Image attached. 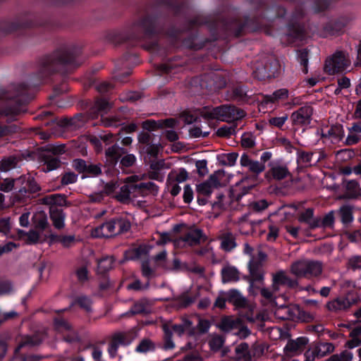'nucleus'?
<instances>
[{
	"instance_id": "obj_33",
	"label": "nucleus",
	"mask_w": 361,
	"mask_h": 361,
	"mask_svg": "<svg viewBox=\"0 0 361 361\" xmlns=\"http://www.w3.org/2000/svg\"><path fill=\"white\" fill-rule=\"evenodd\" d=\"M43 202L51 207L54 205L63 206L66 204V200L62 195L54 194L44 197Z\"/></svg>"
},
{
	"instance_id": "obj_13",
	"label": "nucleus",
	"mask_w": 361,
	"mask_h": 361,
	"mask_svg": "<svg viewBox=\"0 0 361 361\" xmlns=\"http://www.w3.org/2000/svg\"><path fill=\"white\" fill-rule=\"evenodd\" d=\"M267 258V255L262 250H258L257 255L253 256L250 258L248 266L250 271L253 277L261 279L262 276L260 273H258V269L260 267L262 262H264Z\"/></svg>"
},
{
	"instance_id": "obj_35",
	"label": "nucleus",
	"mask_w": 361,
	"mask_h": 361,
	"mask_svg": "<svg viewBox=\"0 0 361 361\" xmlns=\"http://www.w3.org/2000/svg\"><path fill=\"white\" fill-rule=\"evenodd\" d=\"M141 271L143 277L148 281L155 278L157 274L154 268L152 267L148 260H143L141 263Z\"/></svg>"
},
{
	"instance_id": "obj_3",
	"label": "nucleus",
	"mask_w": 361,
	"mask_h": 361,
	"mask_svg": "<svg viewBox=\"0 0 361 361\" xmlns=\"http://www.w3.org/2000/svg\"><path fill=\"white\" fill-rule=\"evenodd\" d=\"M322 270L323 265L321 262L307 259L296 261L290 267L291 273L298 278L317 277L322 273Z\"/></svg>"
},
{
	"instance_id": "obj_6",
	"label": "nucleus",
	"mask_w": 361,
	"mask_h": 361,
	"mask_svg": "<svg viewBox=\"0 0 361 361\" xmlns=\"http://www.w3.org/2000/svg\"><path fill=\"white\" fill-rule=\"evenodd\" d=\"M224 176V171H218L211 175L204 182L196 186V191L198 195L209 196L215 188L220 185V180Z\"/></svg>"
},
{
	"instance_id": "obj_27",
	"label": "nucleus",
	"mask_w": 361,
	"mask_h": 361,
	"mask_svg": "<svg viewBox=\"0 0 361 361\" xmlns=\"http://www.w3.org/2000/svg\"><path fill=\"white\" fill-rule=\"evenodd\" d=\"M317 357H323L334 350V345L331 343H319L314 348Z\"/></svg>"
},
{
	"instance_id": "obj_29",
	"label": "nucleus",
	"mask_w": 361,
	"mask_h": 361,
	"mask_svg": "<svg viewBox=\"0 0 361 361\" xmlns=\"http://www.w3.org/2000/svg\"><path fill=\"white\" fill-rule=\"evenodd\" d=\"M235 358L238 361H247L250 358L248 345L246 343H242L235 349Z\"/></svg>"
},
{
	"instance_id": "obj_28",
	"label": "nucleus",
	"mask_w": 361,
	"mask_h": 361,
	"mask_svg": "<svg viewBox=\"0 0 361 361\" xmlns=\"http://www.w3.org/2000/svg\"><path fill=\"white\" fill-rule=\"evenodd\" d=\"M50 238L54 243H59L64 247H69L72 246L75 242V238L73 235H51Z\"/></svg>"
},
{
	"instance_id": "obj_2",
	"label": "nucleus",
	"mask_w": 361,
	"mask_h": 361,
	"mask_svg": "<svg viewBox=\"0 0 361 361\" xmlns=\"http://www.w3.org/2000/svg\"><path fill=\"white\" fill-rule=\"evenodd\" d=\"M130 228V223L126 219H112L93 229L92 235L95 238H109L126 232Z\"/></svg>"
},
{
	"instance_id": "obj_18",
	"label": "nucleus",
	"mask_w": 361,
	"mask_h": 361,
	"mask_svg": "<svg viewBox=\"0 0 361 361\" xmlns=\"http://www.w3.org/2000/svg\"><path fill=\"white\" fill-rule=\"evenodd\" d=\"M295 283L291 280L283 271H279L273 275V289L276 291L279 289V285H288L293 286Z\"/></svg>"
},
{
	"instance_id": "obj_12",
	"label": "nucleus",
	"mask_w": 361,
	"mask_h": 361,
	"mask_svg": "<svg viewBox=\"0 0 361 361\" xmlns=\"http://www.w3.org/2000/svg\"><path fill=\"white\" fill-rule=\"evenodd\" d=\"M205 240V237L200 229H193L189 231L184 236L177 240L178 245L183 246H193L200 244Z\"/></svg>"
},
{
	"instance_id": "obj_16",
	"label": "nucleus",
	"mask_w": 361,
	"mask_h": 361,
	"mask_svg": "<svg viewBox=\"0 0 361 361\" xmlns=\"http://www.w3.org/2000/svg\"><path fill=\"white\" fill-rule=\"evenodd\" d=\"M298 221L301 223L307 224L311 228L320 226L319 219L314 217L313 209L310 208L305 209L300 214Z\"/></svg>"
},
{
	"instance_id": "obj_60",
	"label": "nucleus",
	"mask_w": 361,
	"mask_h": 361,
	"mask_svg": "<svg viewBox=\"0 0 361 361\" xmlns=\"http://www.w3.org/2000/svg\"><path fill=\"white\" fill-rule=\"evenodd\" d=\"M136 161V157L132 154H128L125 155L121 160V163L124 166H133Z\"/></svg>"
},
{
	"instance_id": "obj_24",
	"label": "nucleus",
	"mask_w": 361,
	"mask_h": 361,
	"mask_svg": "<svg viewBox=\"0 0 361 361\" xmlns=\"http://www.w3.org/2000/svg\"><path fill=\"white\" fill-rule=\"evenodd\" d=\"M26 180L25 176H20L16 179L5 178L0 185L1 190L8 192L14 188L15 185H23Z\"/></svg>"
},
{
	"instance_id": "obj_46",
	"label": "nucleus",
	"mask_w": 361,
	"mask_h": 361,
	"mask_svg": "<svg viewBox=\"0 0 361 361\" xmlns=\"http://www.w3.org/2000/svg\"><path fill=\"white\" fill-rule=\"evenodd\" d=\"M288 96V91L287 89L283 88L275 91L271 96H270L271 101L275 102L279 99H284Z\"/></svg>"
},
{
	"instance_id": "obj_63",
	"label": "nucleus",
	"mask_w": 361,
	"mask_h": 361,
	"mask_svg": "<svg viewBox=\"0 0 361 361\" xmlns=\"http://www.w3.org/2000/svg\"><path fill=\"white\" fill-rule=\"evenodd\" d=\"M73 167L79 172L87 171V166L85 161L82 159H75L73 161Z\"/></svg>"
},
{
	"instance_id": "obj_8",
	"label": "nucleus",
	"mask_w": 361,
	"mask_h": 361,
	"mask_svg": "<svg viewBox=\"0 0 361 361\" xmlns=\"http://www.w3.org/2000/svg\"><path fill=\"white\" fill-rule=\"evenodd\" d=\"M40 341L35 340L32 338L25 337L18 343V346L15 349L14 356L11 361H38L40 357L33 355L27 356H20L19 352L24 347L33 346L39 344Z\"/></svg>"
},
{
	"instance_id": "obj_31",
	"label": "nucleus",
	"mask_w": 361,
	"mask_h": 361,
	"mask_svg": "<svg viewBox=\"0 0 361 361\" xmlns=\"http://www.w3.org/2000/svg\"><path fill=\"white\" fill-rule=\"evenodd\" d=\"M224 342V338L219 334H212L209 336L208 343L213 351L219 350L223 347Z\"/></svg>"
},
{
	"instance_id": "obj_53",
	"label": "nucleus",
	"mask_w": 361,
	"mask_h": 361,
	"mask_svg": "<svg viewBox=\"0 0 361 361\" xmlns=\"http://www.w3.org/2000/svg\"><path fill=\"white\" fill-rule=\"evenodd\" d=\"M78 304L87 312H91V300L85 297H79L77 300Z\"/></svg>"
},
{
	"instance_id": "obj_1",
	"label": "nucleus",
	"mask_w": 361,
	"mask_h": 361,
	"mask_svg": "<svg viewBox=\"0 0 361 361\" xmlns=\"http://www.w3.org/2000/svg\"><path fill=\"white\" fill-rule=\"evenodd\" d=\"M158 191L157 186L152 182L140 183L132 185H122L118 192L115 194L116 198L120 202H126L130 198L139 195L145 196L149 193L156 194Z\"/></svg>"
},
{
	"instance_id": "obj_57",
	"label": "nucleus",
	"mask_w": 361,
	"mask_h": 361,
	"mask_svg": "<svg viewBox=\"0 0 361 361\" xmlns=\"http://www.w3.org/2000/svg\"><path fill=\"white\" fill-rule=\"evenodd\" d=\"M111 106V104L105 99H99L95 104V107L100 112H106Z\"/></svg>"
},
{
	"instance_id": "obj_34",
	"label": "nucleus",
	"mask_w": 361,
	"mask_h": 361,
	"mask_svg": "<svg viewBox=\"0 0 361 361\" xmlns=\"http://www.w3.org/2000/svg\"><path fill=\"white\" fill-rule=\"evenodd\" d=\"M111 340L118 345H128L133 342V338L126 332H117L113 334Z\"/></svg>"
},
{
	"instance_id": "obj_64",
	"label": "nucleus",
	"mask_w": 361,
	"mask_h": 361,
	"mask_svg": "<svg viewBox=\"0 0 361 361\" xmlns=\"http://www.w3.org/2000/svg\"><path fill=\"white\" fill-rule=\"evenodd\" d=\"M177 361H202V359L199 353H192L185 355L183 359Z\"/></svg>"
},
{
	"instance_id": "obj_4",
	"label": "nucleus",
	"mask_w": 361,
	"mask_h": 361,
	"mask_svg": "<svg viewBox=\"0 0 361 361\" xmlns=\"http://www.w3.org/2000/svg\"><path fill=\"white\" fill-rule=\"evenodd\" d=\"M204 115L209 118L230 122L243 118L245 112L242 109L235 108L234 106L224 105L212 109H208Z\"/></svg>"
},
{
	"instance_id": "obj_15",
	"label": "nucleus",
	"mask_w": 361,
	"mask_h": 361,
	"mask_svg": "<svg viewBox=\"0 0 361 361\" xmlns=\"http://www.w3.org/2000/svg\"><path fill=\"white\" fill-rule=\"evenodd\" d=\"M269 172L277 180H281L289 174L287 166L279 161H271L269 164Z\"/></svg>"
},
{
	"instance_id": "obj_19",
	"label": "nucleus",
	"mask_w": 361,
	"mask_h": 361,
	"mask_svg": "<svg viewBox=\"0 0 361 361\" xmlns=\"http://www.w3.org/2000/svg\"><path fill=\"white\" fill-rule=\"evenodd\" d=\"M221 274L223 283L237 281L239 279V273L238 269L231 265L224 266L221 271Z\"/></svg>"
},
{
	"instance_id": "obj_11",
	"label": "nucleus",
	"mask_w": 361,
	"mask_h": 361,
	"mask_svg": "<svg viewBox=\"0 0 361 361\" xmlns=\"http://www.w3.org/2000/svg\"><path fill=\"white\" fill-rule=\"evenodd\" d=\"M281 65L277 59H272L264 67L257 68L256 73L260 79L274 78L279 73Z\"/></svg>"
},
{
	"instance_id": "obj_52",
	"label": "nucleus",
	"mask_w": 361,
	"mask_h": 361,
	"mask_svg": "<svg viewBox=\"0 0 361 361\" xmlns=\"http://www.w3.org/2000/svg\"><path fill=\"white\" fill-rule=\"evenodd\" d=\"M250 334V331L240 322V327H238L235 331L233 332V335L237 336L240 338H245Z\"/></svg>"
},
{
	"instance_id": "obj_23",
	"label": "nucleus",
	"mask_w": 361,
	"mask_h": 361,
	"mask_svg": "<svg viewBox=\"0 0 361 361\" xmlns=\"http://www.w3.org/2000/svg\"><path fill=\"white\" fill-rule=\"evenodd\" d=\"M240 320L238 319L224 318L220 324V329L224 332H234L240 327Z\"/></svg>"
},
{
	"instance_id": "obj_30",
	"label": "nucleus",
	"mask_w": 361,
	"mask_h": 361,
	"mask_svg": "<svg viewBox=\"0 0 361 361\" xmlns=\"http://www.w3.org/2000/svg\"><path fill=\"white\" fill-rule=\"evenodd\" d=\"M235 237L230 233L224 234L221 237V247L225 251H231L235 247Z\"/></svg>"
},
{
	"instance_id": "obj_40",
	"label": "nucleus",
	"mask_w": 361,
	"mask_h": 361,
	"mask_svg": "<svg viewBox=\"0 0 361 361\" xmlns=\"http://www.w3.org/2000/svg\"><path fill=\"white\" fill-rule=\"evenodd\" d=\"M114 259L112 257H105L98 261V269L100 272H106L112 269Z\"/></svg>"
},
{
	"instance_id": "obj_17",
	"label": "nucleus",
	"mask_w": 361,
	"mask_h": 361,
	"mask_svg": "<svg viewBox=\"0 0 361 361\" xmlns=\"http://www.w3.org/2000/svg\"><path fill=\"white\" fill-rule=\"evenodd\" d=\"M50 218L56 228L62 229L64 228L66 214L61 209L51 207L50 209Z\"/></svg>"
},
{
	"instance_id": "obj_38",
	"label": "nucleus",
	"mask_w": 361,
	"mask_h": 361,
	"mask_svg": "<svg viewBox=\"0 0 361 361\" xmlns=\"http://www.w3.org/2000/svg\"><path fill=\"white\" fill-rule=\"evenodd\" d=\"M166 251L163 250L154 257L153 259L157 263V267H161L166 269H170L171 268L166 259Z\"/></svg>"
},
{
	"instance_id": "obj_10",
	"label": "nucleus",
	"mask_w": 361,
	"mask_h": 361,
	"mask_svg": "<svg viewBox=\"0 0 361 361\" xmlns=\"http://www.w3.org/2000/svg\"><path fill=\"white\" fill-rule=\"evenodd\" d=\"M312 109L310 106H304L291 114L290 118L294 125L306 126L310 123Z\"/></svg>"
},
{
	"instance_id": "obj_49",
	"label": "nucleus",
	"mask_w": 361,
	"mask_h": 361,
	"mask_svg": "<svg viewBox=\"0 0 361 361\" xmlns=\"http://www.w3.org/2000/svg\"><path fill=\"white\" fill-rule=\"evenodd\" d=\"M198 173L203 176L208 173L207 161L205 159L198 160L195 163Z\"/></svg>"
},
{
	"instance_id": "obj_61",
	"label": "nucleus",
	"mask_w": 361,
	"mask_h": 361,
	"mask_svg": "<svg viewBox=\"0 0 361 361\" xmlns=\"http://www.w3.org/2000/svg\"><path fill=\"white\" fill-rule=\"evenodd\" d=\"M250 207L253 210L259 212L265 209L268 207V204L265 200H260L251 203Z\"/></svg>"
},
{
	"instance_id": "obj_25",
	"label": "nucleus",
	"mask_w": 361,
	"mask_h": 361,
	"mask_svg": "<svg viewBox=\"0 0 361 361\" xmlns=\"http://www.w3.org/2000/svg\"><path fill=\"white\" fill-rule=\"evenodd\" d=\"M228 300L236 307H243L247 304L245 298L236 290H231L228 293Z\"/></svg>"
},
{
	"instance_id": "obj_47",
	"label": "nucleus",
	"mask_w": 361,
	"mask_h": 361,
	"mask_svg": "<svg viewBox=\"0 0 361 361\" xmlns=\"http://www.w3.org/2000/svg\"><path fill=\"white\" fill-rule=\"evenodd\" d=\"M247 168L252 173L258 174L265 169V166L264 164H262L258 161L252 160Z\"/></svg>"
},
{
	"instance_id": "obj_36",
	"label": "nucleus",
	"mask_w": 361,
	"mask_h": 361,
	"mask_svg": "<svg viewBox=\"0 0 361 361\" xmlns=\"http://www.w3.org/2000/svg\"><path fill=\"white\" fill-rule=\"evenodd\" d=\"M341 216V221L346 224L353 221V216L352 212V208L349 205L342 206L338 211Z\"/></svg>"
},
{
	"instance_id": "obj_55",
	"label": "nucleus",
	"mask_w": 361,
	"mask_h": 361,
	"mask_svg": "<svg viewBox=\"0 0 361 361\" xmlns=\"http://www.w3.org/2000/svg\"><path fill=\"white\" fill-rule=\"evenodd\" d=\"M55 326L61 333L71 331V326H70V324L63 319L56 320Z\"/></svg>"
},
{
	"instance_id": "obj_48",
	"label": "nucleus",
	"mask_w": 361,
	"mask_h": 361,
	"mask_svg": "<svg viewBox=\"0 0 361 361\" xmlns=\"http://www.w3.org/2000/svg\"><path fill=\"white\" fill-rule=\"evenodd\" d=\"M164 330L166 334V343L164 345V348L173 349L175 347V344L171 340L172 332L166 325L164 326Z\"/></svg>"
},
{
	"instance_id": "obj_32",
	"label": "nucleus",
	"mask_w": 361,
	"mask_h": 361,
	"mask_svg": "<svg viewBox=\"0 0 361 361\" xmlns=\"http://www.w3.org/2000/svg\"><path fill=\"white\" fill-rule=\"evenodd\" d=\"M149 302L146 299H142L133 305V306L129 310V312L132 314L147 313L149 312Z\"/></svg>"
},
{
	"instance_id": "obj_41",
	"label": "nucleus",
	"mask_w": 361,
	"mask_h": 361,
	"mask_svg": "<svg viewBox=\"0 0 361 361\" xmlns=\"http://www.w3.org/2000/svg\"><path fill=\"white\" fill-rule=\"evenodd\" d=\"M15 188L18 189V192L20 194L25 193L27 191H30V192H35L39 190L37 184L35 181L30 180L29 179L27 180L25 185L21 188L16 187Z\"/></svg>"
},
{
	"instance_id": "obj_42",
	"label": "nucleus",
	"mask_w": 361,
	"mask_h": 361,
	"mask_svg": "<svg viewBox=\"0 0 361 361\" xmlns=\"http://www.w3.org/2000/svg\"><path fill=\"white\" fill-rule=\"evenodd\" d=\"M241 144L244 147L250 148L255 145V137L251 133H245L241 137Z\"/></svg>"
},
{
	"instance_id": "obj_7",
	"label": "nucleus",
	"mask_w": 361,
	"mask_h": 361,
	"mask_svg": "<svg viewBox=\"0 0 361 361\" xmlns=\"http://www.w3.org/2000/svg\"><path fill=\"white\" fill-rule=\"evenodd\" d=\"M344 136V130L341 125L336 124L322 130V139L326 145H335L340 142Z\"/></svg>"
},
{
	"instance_id": "obj_59",
	"label": "nucleus",
	"mask_w": 361,
	"mask_h": 361,
	"mask_svg": "<svg viewBox=\"0 0 361 361\" xmlns=\"http://www.w3.org/2000/svg\"><path fill=\"white\" fill-rule=\"evenodd\" d=\"M35 224L37 228L44 230L48 226L47 218L42 214H39L37 216H36Z\"/></svg>"
},
{
	"instance_id": "obj_9",
	"label": "nucleus",
	"mask_w": 361,
	"mask_h": 361,
	"mask_svg": "<svg viewBox=\"0 0 361 361\" xmlns=\"http://www.w3.org/2000/svg\"><path fill=\"white\" fill-rule=\"evenodd\" d=\"M307 343L308 339L306 337H299L294 340H290L284 347V353L288 357L298 355L302 353Z\"/></svg>"
},
{
	"instance_id": "obj_22",
	"label": "nucleus",
	"mask_w": 361,
	"mask_h": 361,
	"mask_svg": "<svg viewBox=\"0 0 361 361\" xmlns=\"http://www.w3.org/2000/svg\"><path fill=\"white\" fill-rule=\"evenodd\" d=\"M351 302L346 298H338L327 303V307L331 311H341L349 308Z\"/></svg>"
},
{
	"instance_id": "obj_50",
	"label": "nucleus",
	"mask_w": 361,
	"mask_h": 361,
	"mask_svg": "<svg viewBox=\"0 0 361 361\" xmlns=\"http://www.w3.org/2000/svg\"><path fill=\"white\" fill-rule=\"evenodd\" d=\"M288 118V115L284 114L283 116L280 117L271 118L269 120V123L275 127L281 128V126H283L285 122L287 121Z\"/></svg>"
},
{
	"instance_id": "obj_5",
	"label": "nucleus",
	"mask_w": 361,
	"mask_h": 361,
	"mask_svg": "<svg viewBox=\"0 0 361 361\" xmlns=\"http://www.w3.org/2000/svg\"><path fill=\"white\" fill-rule=\"evenodd\" d=\"M350 65V60L348 56L342 51H337L326 59L324 70L329 74L333 75L347 70Z\"/></svg>"
},
{
	"instance_id": "obj_51",
	"label": "nucleus",
	"mask_w": 361,
	"mask_h": 361,
	"mask_svg": "<svg viewBox=\"0 0 361 361\" xmlns=\"http://www.w3.org/2000/svg\"><path fill=\"white\" fill-rule=\"evenodd\" d=\"M313 155L310 152H301L298 156V161L305 165H311Z\"/></svg>"
},
{
	"instance_id": "obj_62",
	"label": "nucleus",
	"mask_w": 361,
	"mask_h": 361,
	"mask_svg": "<svg viewBox=\"0 0 361 361\" xmlns=\"http://www.w3.org/2000/svg\"><path fill=\"white\" fill-rule=\"evenodd\" d=\"M269 231L267 235V239L269 241H274L279 235V228L274 225H270L269 226Z\"/></svg>"
},
{
	"instance_id": "obj_39",
	"label": "nucleus",
	"mask_w": 361,
	"mask_h": 361,
	"mask_svg": "<svg viewBox=\"0 0 361 361\" xmlns=\"http://www.w3.org/2000/svg\"><path fill=\"white\" fill-rule=\"evenodd\" d=\"M154 350V345L149 339L142 340L135 348V351L139 353H146Z\"/></svg>"
},
{
	"instance_id": "obj_44",
	"label": "nucleus",
	"mask_w": 361,
	"mask_h": 361,
	"mask_svg": "<svg viewBox=\"0 0 361 361\" xmlns=\"http://www.w3.org/2000/svg\"><path fill=\"white\" fill-rule=\"evenodd\" d=\"M353 355L351 352L344 351L340 355H333L328 361H352Z\"/></svg>"
},
{
	"instance_id": "obj_43",
	"label": "nucleus",
	"mask_w": 361,
	"mask_h": 361,
	"mask_svg": "<svg viewBox=\"0 0 361 361\" xmlns=\"http://www.w3.org/2000/svg\"><path fill=\"white\" fill-rule=\"evenodd\" d=\"M17 165V161L15 157H8L1 161L0 169L3 171H8Z\"/></svg>"
},
{
	"instance_id": "obj_14",
	"label": "nucleus",
	"mask_w": 361,
	"mask_h": 361,
	"mask_svg": "<svg viewBox=\"0 0 361 361\" xmlns=\"http://www.w3.org/2000/svg\"><path fill=\"white\" fill-rule=\"evenodd\" d=\"M177 121L175 119L169 118L158 121H146L143 122L142 127L147 130H154L159 128H172L176 126Z\"/></svg>"
},
{
	"instance_id": "obj_45",
	"label": "nucleus",
	"mask_w": 361,
	"mask_h": 361,
	"mask_svg": "<svg viewBox=\"0 0 361 361\" xmlns=\"http://www.w3.org/2000/svg\"><path fill=\"white\" fill-rule=\"evenodd\" d=\"M60 166L59 160L54 157L47 160L45 163V166L43 167L42 171L44 172H49L53 171Z\"/></svg>"
},
{
	"instance_id": "obj_21",
	"label": "nucleus",
	"mask_w": 361,
	"mask_h": 361,
	"mask_svg": "<svg viewBox=\"0 0 361 361\" xmlns=\"http://www.w3.org/2000/svg\"><path fill=\"white\" fill-rule=\"evenodd\" d=\"M188 178V173L187 171L183 168H180L173 170L169 173L167 183H181L185 182Z\"/></svg>"
},
{
	"instance_id": "obj_26",
	"label": "nucleus",
	"mask_w": 361,
	"mask_h": 361,
	"mask_svg": "<svg viewBox=\"0 0 361 361\" xmlns=\"http://www.w3.org/2000/svg\"><path fill=\"white\" fill-rule=\"evenodd\" d=\"M124 154V149L117 145L109 147L106 151V157L114 163H116Z\"/></svg>"
},
{
	"instance_id": "obj_37",
	"label": "nucleus",
	"mask_w": 361,
	"mask_h": 361,
	"mask_svg": "<svg viewBox=\"0 0 361 361\" xmlns=\"http://www.w3.org/2000/svg\"><path fill=\"white\" fill-rule=\"evenodd\" d=\"M237 159L238 154L229 153L220 155L218 158V160L222 165L233 166L235 165Z\"/></svg>"
},
{
	"instance_id": "obj_20",
	"label": "nucleus",
	"mask_w": 361,
	"mask_h": 361,
	"mask_svg": "<svg viewBox=\"0 0 361 361\" xmlns=\"http://www.w3.org/2000/svg\"><path fill=\"white\" fill-rule=\"evenodd\" d=\"M295 308H292L289 306L281 305L275 310V315L277 318L282 320H292L295 316Z\"/></svg>"
},
{
	"instance_id": "obj_56",
	"label": "nucleus",
	"mask_w": 361,
	"mask_h": 361,
	"mask_svg": "<svg viewBox=\"0 0 361 361\" xmlns=\"http://www.w3.org/2000/svg\"><path fill=\"white\" fill-rule=\"evenodd\" d=\"M334 212H330L323 218L322 222H320V226L324 227H330L334 224Z\"/></svg>"
},
{
	"instance_id": "obj_58",
	"label": "nucleus",
	"mask_w": 361,
	"mask_h": 361,
	"mask_svg": "<svg viewBox=\"0 0 361 361\" xmlns=\"http://www.w3.org/2000/svg\"><path fill=\"white\" fill-rule=\"evenodd\" d=\"M77 175L72 172L66 173L63 175L61 183L63 185H68L75 183L77 180Z\"/></svg>"
},
{
	"instance_id": "obj_54",
	"label": "nucleus",
	"mask_w": 361,
	"mask_h": 361,
	"mask_svg": "<svg viewBox=\"0 0 361 361\" xmlns=\"http://www.w3.org/2000/svg\"><path fill=\"white\" fill-rule=\"evenodd\" d=\"M360 137H361L360 135H358L357 134L353 133V131H351L349 129V133H348L347 137L345 138V144L347 145H355L360 141Z\"/></svg>"
}]
</instances>
